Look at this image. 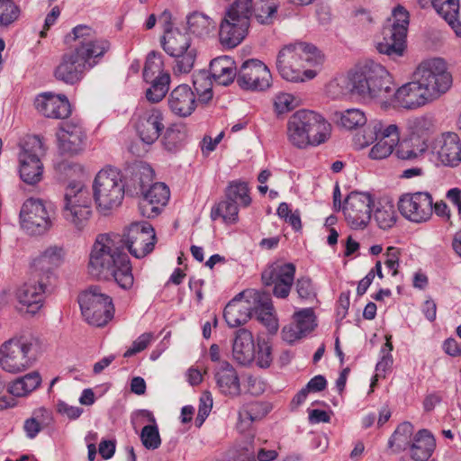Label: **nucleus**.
<instances>
[{"label": "nucleus", "mask_w": 461, "mask_h": 461, "mask_svg": "<svg viewBox=\"0 0 461 461\" xmlns=\"http://www.w3.org/2000/svg\"><path fill=\"white\" fill-rule=\"evenodd\" d=\"M406 47V34L394 27L384 24L382 30V39L377 41L376 49L389 57H402Z\"/></svg>", "instance_id": "obj_29"}, {"label": "nucleus", "mask_w": 461, "mask_h": 461, "mask_svg": "<svg viewBox=\"0 0 461 461\" xmlns=\"http://www.w3.org/2000/svg\"><path fill=\"white\" fill-rule=\"evenodd\" d=\"M410 138L424 140L428 144L429 137L434 131L433 120L429 116L415 117L409 121Z\"/></svg>", "instance_id": "obj_39"}, {"label": "nucleus", "mask_w": 461, "mask_h": 461, "mask_svg": "<svg viewBox=\"0 0 461 461\" xmlns=\"http://www.w3.org/2000/svg\"><path fill=\"white\" fill-rule=\"evenodd\" d=\"M93 197L98 210L104 213L118 207L124 197V183L114 167L101 169L93 183Z\"/></svg>", "instance_id": "obj_7"}, {"label": "nucleus", "mask_w": 461, "mask_h": 461, "mask_svg": "<svg viewBox=\"0 0 461 461\" xmlns=\"http://www.w3.org/2000/svg\"><path fill=\"white\" fill-rule=\"evenodd\" d=\"M432 153L438 163L444 167H456L461 163V140L455 132H445L433 144Z\"/></svg>", "instance_id": "obj_20"}, {"label": "nucleus", "mask_w": 461, "mask_h": 461, "mask_svg": "<svg viewBox=\"0 0 461 461\" xmlns=\"http://www.w3.org/2000/svg\"><path fill=\"white\" fill-rule=\"evenodd\" d=\"M374 198L368 193L351 192L344 200L342 211L347 223L354 230H364L369 223Z\"/></svg>", "instance_id": "obj_15"}, {"label": "nucleus", "mask_w": 461, "mask_h": 461, "mask_svg": "<svg viewBox=\"0 0 461 461\" xmlns=\"http://www.w3.org/2000/svg\"><path fill=\"white\" fill-rule=\"evenodd\" d=\"M34 105L40 113L48 118L65 119L71 113V105L65 95L41 93L36 96Z\"/></svg>", "instance_id": "obj_22"}, {"label": "nucleus", "mask_w": 461, "mask_h": 461, "mask_svg": "<svg viewBox=\"0 0 461 461\" xmlns=\"http://www.w3.org/2000/svg\"><path fill=\"white\" fill-rule=\"evenodd\" d=\"M210 73L213 79L222 86L232 83L238 75L234 60L228 56L212 59L210 63Z\"/></svg>", "instance_id": "obj_33"}, {"label": "nucleus", "mask_w": 461, "mask_h": 461, "mask_svg": "<svg viewBox=\"0 0 461 461\" xmlns=\"http://www.w3.org/2000/svg\"><path fill=\"white\" fill-rule=\"evenodd\" d=\"M72 33L77 45L61 56L53 73L57 80L69 86L80 82L85 71L97 65L111 46L107 40L98 38L95 31L86 25L76 26Z\"/></svg>", "instance_id": "obj_3"}, {"label": "nucleus", "mask_w": 461, "mask_h": 461, "mask_svg": "<svg viewBox=\"0 0 461 461\" xmlns=\"http://www.w3.org/2000/svg\"><path fill=\"white\" fill-rule=\"evenodd\" d=\"M275 110L278 114L285 113L297 106L294 96L288 93H279L274 101Z\"/></svg>", "instance_id": "obj_56"}, {"label": "nucleus", "mask_w": 461, "mask_h": 461, "mask_svg": "<svg viewBox=\"0 0 461 461\" xmlns=\"http://www.w3.org/2000/svg\"><path fill=\"white\" fill-rule=\"evenodd\" d=\"M363 142L360 146L366 147L375 142V140H382L399 143L400 130L397 124L381 120H373L369 122L363 134Z\"/></svg>", "instance_id": "obj_26"}, {"label": "nucleus", "mask_w": 461, "mask_h": 461, "mask_svg": "<svg viewBox=\"0 0 461 461\" xmlns=\"http://www.w3.org/2000/svg\"><path fill=\"white\" fill-rule=\"evenodd\" d=\"M194 88L198 95V101L207 104L212 98V82L209 75L205 72H200L194 76Z\"/></svg>", "instance_id": "obj_45"}, {"label": "nucleus", "mask_w": 461, "mask_h": 461, "mask_svg": "<svg viewBox=\"0 0 461 461\" xmlns=\"http://www.w3.org/2000/svg\"><path fill=\"white\" fill-rule=\"evenodd\" d=\"M330 132V123L322 115L310 110L295 112L286 124L288 142L300 149L326 142Z\"/></svg>", "instance_id": "obj_4"}, {"label": "nucleus", "mask_w": 461, "mask_h": 461, "mask_svg": "<svg viewBox=\"0 0 461 461\" xmlns=\"http://www.w3.org/2000/svg\"><path fill=\"white\" fill-rule=\"evenodd\" d=\"M188 30L198 37H207L215 31L217 23L209 16L194 12L187 17Z\"/></svg>", "instance_id": "obj_36"}, {"label": "nucleus", "mask_w": 461, "mask_h": 461, "mask_svg": "<svg viewBox=\"0 0 461 461\" xmlns=\"http://www.w3.org/2000/svg\"><path fill=\"white\" fill-rule=\"evenodd\" d=\"M381 359L375 366L376 376H385L387 370H389L393 366V356L389 352H385L384 348L381 349Z\"/></svg>", "instance_id": "obj_63"}, {"label": "nucleus", "mask_w": 461, "mask_h": 461, "mask_svg": "<svg viewBox=\"0 0 461 461\" xmlns=\"http://www.w3.org/2000/svg\"><path fill=\"white\" fill-rule=\"evenodd\" d=\"M258 355L255 356L257 365L261 368H267L270 366L272 357V348L268 342L262 340L258 342Z\"/></svg>", "instance_id": "obj_57"}, {"label": "nucleus", "mask_w": 461, "mask_h": 461, "mask_svg": "<svg viewBox=\"0 0 461 461\" xmlns=\"http://www.w3.org/2000/svg\"><path fill=\"white\" fill-rule=\"evenodd\" d=\"M328 93L332 98L357 95L365 101L387 107L393 97V83L384 67L369 60L356 67L348 76L332 80L328 85Z\"/></svg>", "instance_id": "obj_2"}, {"label": "nucleus", "mask_w": 461, "mask_h": 461, "mask_svg": "<svg viewBox=\"0 0 461 461\" xmlns=\"http://www.w3.org/2000/svg\"><path fill=\"white\" fill-rule=\"evenodd\" d=\"M136 176L139 177L140 190L142 194L153 180V169L149 165H140L136 172Z\"/></svg>", "instance_id": "obj_61"}, {"label": "nucleus", "mask_w": 461, "mask_h": 461, "mask_svg": "<svg viewBox=\"0 0 461 461\" xmlns=\"http://www.w3.org/2000/svg\"><path fill=\"white\" fill-rule=\"evenodd\" d=\"M239 205L233 203L232 200L226 198L216 203L211 210V219L216 221L218 218H222L226 223H235L238 221Z\"/></svg>", "instance_id": "obj_42"}, {"label": "nucleus", "mask_w": 461, "mask_h": 461, "mask_svg": "<svg viewBox=\"0 0 461 461\" xmlns=\"http://www.w3.org/2000/svg\"><path fill=\"white\" fill-rule=\"evenodd\" d=\"M398 144L389 140H375V145L370 149L369 157L372 159H384L393 153Z\"/></svg>", "instance_id": "obj_55"}, {"label": "nucleus", "mask_w": 461, "mask_h": 461, "mask_svg": "<svg viewBox=\"0 0 461 461\" xmlns=\"http://www.w3.org/2000/svg\"><path fill=\"white\" fill-rule=\"evenodd\" d=\"M53 205L39 198L27 199L21 209L22 228L30 235L39 236L48 232L53 225Z\"/></svg>", "instance_id": "obj_12"}, {"label": "nucleus", "mask_w": 461, "mask_h": 461, "mask_svg": "<svg viewBox=\"0 0 461 461\" xmlns=\"http://www.w3.org/2000/svg\"><path fill=\"white\" fill-rule=\"evenodd\" d=\"M296 291L302 299H312L316 296L312 282L309 277H301L295 283Z\"/></svg>", "instance_id": "obj_60"}, {"label": "nucleus", "mask_w": 461, "mask_h": 461, "mask_svg": "<svg viewBox=\"0 0 461 461\" xmlns=\"http://www.w3.org/2000/svg\"><path fill=\"white\" fill-rule=\"evenodd\" d=\"M374 218L380 229L388 230L392 228L396 221V213L393 205L386 203L377 207L375 210Z\"/></svg>", "instance_id": "obj_48"}, {"label": "nucleus", "mask_w": 461, "mask_h": 461, "mask_svg": "<svg viewBox=\"0 0 461 461\" xmlns=\"http://www.w3.org/2000/svg\"><path fill=\"white\" fill-rule=\"evenodd\" d=\"M295 266L293 263H273L261 275L266 286L274 285L273 294L281 299L286 298L294 281Z\"/></svg>", "instance_id": "obj_18"}, {"label": "nucleus", "mask_w": 461, "mask_h": 461, "mask_svg": "<svg viewBox=\"0 0 461 461\" xmlns=\"http://www.w3.org/2000/svg\"><path fill=\"white\" fill-rule=\"evenodd\" d=\"M294 321L305 336L316 326L314 312L312 308L303 309L294 314Z\"/></svg>", "instance_id": "obj_52"}, {"label": "nucleus", "mask_w": 461, "mask_h": 461, "mask_svg": "<svg viewBox=\"0 0 461 461\" xmlns=\"http://www.w3.org/2000/svg\"><path fill=\"white\" fill-rule=\"evenodd\" d=\"M149 84V87L146 90V98L149 102L156 104L160 102L167 95L170 86V75L164 74L153 79H144Z\"/></svg>", "instance_id": "obj_40"}, {"label": "nucleus", "mask_w": 461, "mask_h": 461, "mask_svg": "<svg viewBox=\"0 0 461 461\" xmlns=\"http://www.w3.org/2000/svg\"><path fill=\"white\" fill-rule=\"evenodd\" d=\"M212 407V399L209 393L203 394L200 399L198 415L196 418V422L199 421V425H202L204 420L209 415L211 409Z\"/></svg>", "instance_id": "obj_62"}, {"label": "nucleus", "mask_w": 461, "mask_h": 461, "mask_svg": "<svg viewBox=\"0 0 461 461\" xmlns=\"http://www.w3.org/2000/svg\"><path fill=\"white\" fill-rule=\"evenodd\" d=\"M252 14L253 4L230 5L226 9L219 25V38L221 45L235 48L240 44L248 35Z\"/></svg>", "instance_id": "obj_9"}, {"label": "nucleus", "mask_w": 461, "mask_h": 461, "mask_svg": "<svg viewBox=\"0 0 461 461\" xmlns=\"http://www.w3.org/2000/svg\"><path fill=\"white\" fill-rule=\"evenodd\" d=\"M196 102L194 92L185 84L175 87L167 98L170 111L183 118L190 116L194 112Z\"/></svg>", "instance_id": "obj_23"}, {"label": "nucleus", "mask_w": 461, "mask_h": 461, "mask_svg": "<svg viewBox=\"0 0 461 461\" xmlns=\"http://www.w3.org/2000/svg\"><path fill=\"white\" fill-rule=\"evenodd\" d=\"M64 249L59 246L47 248L34 261V265L41 269L57 267L64 258Z\"/></svg>", "instance_id": "obj_43"}, {"label": "nucleus", "mask_w": 461, "mask_h": 461, "mask_svg": "<svg viewBox=\"0 0 461 461\" xmlns=\"http://www.w3.org/2000/svg\"><path fill=\"white\" fill-rule=\"evenodd\" d=\"M214 378L222 394L230 397H236L240 394L241 389L238 373L229 362H220Z\"/></svg>", "instance_id": "obj_30"}, {"label": "nucleus", "mask_w": 461, "mask_h": 461, "mask_svg": "<svg viewBox=\"0 0 461 461\" xmlns=\"http://www.w3.org/2000/svg\"><path fill=\"white\" fill-rule=\"evenodd\" d=\"M44 155L45 148L40 137L31 136L23 142L18 159L20 177L24 183L33 185L42 179Z\"/></svg>", "instance_id": "obj_14"}, {"label": "nucleus", "mask_w": 461, "mask_h": 461, "mask_svg": "<svg viewBox=\"0 0 461 461\" xmlns=\"http://www.w3.org/2000/svg\"><path fill=\"white\" fill-rule=\"evenodd\" d=\"M428 144L424 140H419L409 137L399 144L396 156L402 160H414L421 157L428 150Z\"/></svg>", "instance_id": "obj_38"}, {"label": "nucleus", "mask_w": 461, "mask_h": 461, "mask_svg": "<svg viewBox=\"0 0 461 461\" xmlns=\"http://www.w3.org/2000/svg\"><path fill=\"white\" fill-rule=\"evenodd\" d=\"M433 200L427 192H416L402 194L398 202L401 214L410 221L421 223L432 215Z\"/></svg>", "instance_id": "obj_17"}, {"label": "nucleus", "mask_w": 461, "mask_h": 461, "mask_svg": "<svg viewBox=\"0 0 461 461\" xmlns=\"http://www.w3.org/2000/svg\"><path fill=\"white\" fill-rule=\"evenodd\" d=\"M163 129V113L155 108L144 113L136 125L140 140L146 144L154 143Z\"/></svg>", "instance_id": "obj_25"}, {"label": "nucleus", "mask_w": 461, "mask_h": 461, "mask_svg": "<svg viewBox=\"0 0 461 461\" xmlns=\"http://www.w3.org/2000/svg\"><path fill=\"white\" fill-rule=\"evenodd\" d=\"M303 336L304 335L294 323V321L285 325L282 330V338L288 343H293Z\"/></svg>", "instance_id": "obj_64"}, {"label": "nucleus", "mask_w": 461, "mask_h": 461, "mask_svg": "<svg viewBox=\"0 0 461 461\" xmlns=\"http://www.w3.org/2000/svg\"><path fill=\"white\" fill-rule=\"evenodd\" d=\"M335 116L338 119L339 124L347 130L357 129L364 126L367 122L365 113L358 108L337 112Z\"/></svg>", "instance_id": "obj_41"}, {"label": "nucleus", "mask_w": 461, "mask_h": 461, "mask_svg": "<svg viewBox=\"0 0 461 461\" xmlns=\"http://www.w3.org/2000/svg\"><path fill=\"white\" fill-rule=\"evenodd\" d=\"M272 76L269 68L261 60H245L237 75V84L244 90L263 91L270 86Z\"/></svg>", "instance_id": "obj_16"}, {"label": "nucleus", "mask_w": 461, "mask_h": 461, "mask_svg": "<svg viewBox=\"0 0 461 461\" xmlns=\"http://www.w3.org/2000/svg\"><path fill=\"white\" fill-rule=\"evenodd\" d=\"M141 194L139 209L141 215L147 218L158 216L170 197L169 188L161 182L152 184Z\"/></svg>", "instance_id": "obj_21"}, {"label": "nucleus", "mask_w": 461, "mask_h": 461, "mask_svg": "<svg viewBox=\"0 0 461 461\" xmlns=\"http://www.w3.org/2000/svg\"><path fill=\"white\" fill-rule=\"evenodd\" d=\"M155 243L156 233L148 221L131 223L122 236L99 234L89 256V273L99 278H113L122 289L129 290L134 277L125 249L136 258H142L153 250Z\"/></svg>", "instance_id": "obj_1"}, {"label": "nucleus", "mask_w": 461, "mask_h": 461, "mask_svg": "<svg viewBox=\"0 0 461 461\" xmlns=\"http://www.w3.org/2000/svg\"><path fill=\"white\" fill-rule=\"evenodd\" d=\"M186 131L184 126L174 125L166 130L162 138L163 148L169 153H176L185 145Z\"/></svg>", "instance_id": "obj_37"}, {"label": "nucleus", "mask_w": 461, "mask_h": 461, "mask_svg": "<svg viewBox=\"0 0 461 461\" xmlns=\"http://www.w3.org/2000/svg\"><path fill=\"white\" fill-rule=\"evenodd\" d=\"M414 78L420 79L435 100L447 93L453 84L447 63L440 58L422 61L414 72Z\"/></svg>", "instance_id": "obj_13"}, {"label": "nucleus", "mask_w": 461, "mask_h": 461, "mask_svg": "<svg viewBox=\"0 0 461 461\" xmlns=\"http://www.w3.org/2000/svg\"><path fill=\"white\" fill-rule=\"evenodd\" d=\"M411 434L412 425L410 422H403L400 424L389 438V447H395L397 449L405 448V446L409 443V438Z\"/></svg>", "instance_id": "obj_49"}, {"label": "nucleus", "mask_w": 461, "mask_h": 461, "mask_svg": "<svg viewBox=\"0 0 461 461\" xmlns=\"http://www.w3.org/2000/svg\"><path fill=\"white\" fill-rule=\"evenodd\" d=\"M140 440L147 449H157L161 444V438L157 424L144 426L140 432Z\"/></svg>", "instance_id": "obj_54"}, {"label": "nucleus", "mask_w": 461, "mask_h": 461, "mask_svg": "<svg viewBox=\"0 0 461 461\" xmlns=\"http://www.w3.org/2000/svg\"><path fill=\"white\" fill-rule=\"evenodd\" d=\"M171 14L164 11L159 16V22L164 23V35L161 40L163 50L175 59L173 69L175 73H189L194 68L196 59V50L191 47L188 34L176 28H172Z\"/></svg>", "instance_id": "obj_6"}, {"label": "nucleus", "mask_w": 461, "mask_h": 461, "mask_svg": "<svg viewBox=\"0 0 461 461\" xmlns=\"http://www.w3.org/2000/svg\"><path fill=\"white\" fill-rule=\"evenodd\" d=\"M317 50L313 45L305 42H295L285 45L277 53L276 67L280 76L291 82H303L312 79L317 72L304 68L303 62H312Z\"/></svg>", "instance_id": "obj_5"}, {"label": "nucleus", "mask_w": 461, "mask_h": 461, "mask_svg": "<svg viewBox=\"0 0 461 461\" xmlns=\"http://www.w3.org/2000/svg\"><path fill=\"white\" fill-rule=\"evenodd\" d=\"M384 256V265L392 271V276H396L398 274V268L400 266V249L392 246L388 247Z\"/></svg>", "instance_id": "obj_59"}, {"label": "nucleus", "mask_w": 461, "mask_h": 461, "mask_svg": "<svg viewBox=\"0 0 461 461\" xmlns=\"http://www.w3.org/2000/svg\"><path fill=\"white\" fill-rule=\"evenodd\" d=\"M436 447V439L428 429L419 430L411 446V458L415 461H427Z\"/></svg>", "instance_id": "obj_34"}, {"label": "nucleus", "mask_w": 461, "mask_h": 461, "mask_svg": "<svg viewBox=\"0 0 461 461\" xmlns=\"http://www.w3.org/2000/svg\"><path fill=\"white\" fill-rule=\"evenodd\" d=\"M268 411L267 406L261 402L244 404L239 411V419L243 421H255L262 419Z\"/></svg>", "instance_id": "obj_47"}, {"label": "nucleus", "mask_w": 461, "mask_h": 461, "mask_svg": "<svg viewBox=\"0 0 461 461\" xmlns=\"http://www.w3.org/2000/svg\"><path fill=\"white\" fill-rule=\"evenodd\" d=\"M36 360L33 344L23 337H14L0 346V368L6 373L19 374L31 368Z\"/></svg>", "instance_id": "obj_11"}, {"label": "nucleus", "mask_w": 461, "mask_h": 461, "mask_svg": "<svg viewBox=\"0 0 461 461\" xmlns=\"http://www.w3.org/2000/svg\"><path fill=\"white\" fill-rule=\"evenodd\" d=\"M242 296L243 293L239 294L224 308L223 317L230 328L245 324L252 316V307L249 301H242L240 299Z\"/></svg>", "instance_id": "obj_32"}, {"label": "nucleus", "mask_w": 461, "mask_h": 461, "mask_svg": "<svg viewBox=\"0 0 461 461\" xmlns=\"http://www.w3.org/2000/svg\"><path fill=\"white\" fill-rule=\"evenodd\" d=\"M44 293L45 285L42 282L25 283L16 292V298L21 305L19 310L36 313L42 307Z\"/></svg>", "instance_id": "obj_27"}, {"label": "nucleus", "mask_w": 461, "mask_h": 461, "mask_svg": "<svg viewBox=\"0 0 461 461\" xmlns=\"http://www.w3.org/2000/svg\"><path fill=\"white\" fill-rule=\"evenodd\" d=\"M254 306L251 308L252 314L264 324L270 332L275 333L278 330L277 320L274 315V307L270 295L258 291L250 292Z\"/></svg>", "instance_id": "obj_28"}, {"label": "nucleus", "mask_w": 461, "mask_h": 461, "mask_svg": "<svg viewBox=\"0 0 461 461\" xmlns=\"http://www.w3.org/2000/svg\"><path fill=\"white\" fill-rule=\"evenodd\" d=\"M78 303L85 321L92 326L103 327L113 317V300L98 286H91L81 293Z\"/></svg>", "instance_id": "obj_10"}, {"label": "nucleus", "mask_w": 461, "mask_h": 461, "mask_svg": "<svg viewBox=\"0 0 461 461\" xmlns=\"http://www.w3.org/2000/svg\"><path fill=\"white\" fill-rule=\"evenodd\" d=\"M169 74L164 69L163 57L160 53L151 51L148 54L143 68V79H153L160 75Z\"/></svg>", "instance_id": "obj_46"}, {"label": "nucleus", "mask_w": 461, "mask_h": 461, "mask_svg": "<svg viewBox=\"0 0 461 461\" xmlns=\"http://www.w3.org/2000/svg\"><path fill=\"white\" fill-rule=\"evenodd\" d=\"M435 99L419 78L408 82L397 90L393 89L391 102L407 110H415L433 102Z\"/></svg>", "instance_id": "obj_19"}, {"label": "nucleus", "mask_w": 461, "mask_h": 461, "mask_svg": "<svg viewBox=\"0 0 461 461\" xmlns=\"http://www.w3.org/2000/svg\"><path fill=\"white\" fill-rule=\"evenodd\" d=\"M225 197L232 200L239 206L247 207L251 203L247 183L242 181H232L225 191Z\"/></svg>", "instance_id": "obj_44"}, {"label": "nucleus", "mask_w": 461, "mask_h": 461, "mask_svg": "<svg viewBox=\"0 0 461 461\" xmlns=\"http://www.w3.org/2000/svg\"><path fill=\"white\" fill-rule=\"evenodd\" d=\"M92 215L88 190L81 182H70L64 193L62 218L78 230H84Z\"/></svg>", "instance_id": "obj_8"}, {"label": "nucleus", "mask_w": 461, "mask_h": 461, "mask_svg": "<svg viewBox=\"0 0 461 461\" xmlns=\"http://www.w3.org/2000/svg\"><path fill=\"white\" fill-rule=\"evenodd\" d=\"M232 357L240 365H249L255 359V343L252 333L247 329L235 332L232 343Z\"/></svg>", "instance_id": "obj_31"}, {"label": "nucleus", "mask_w": 461, "mask_h": 461, "mask_svg": "<svg viewBox=\"0 0 461 461\" xmlns=\"http://www.w3.org/2000/svg\"><path fill=\"white\" fill-rule=\"evenodd\" d=\"M153 339V333L146 332L139 336L133 342L130 348H128L123 354L124 357H130L139 352L144 350L151 342Z\"/></svg>", "instance_id": "obj_58"}, {"label": "nucleus", "mask_w": 461, "mask_h": 461, "mask_svg": "<svg viewBox=\"0 0 461 461\" xmlns=\"http://www.w3.org/2000/svg\"><path fill=\"white\" fill-rule=\"evenodd\" d=\"M41 377L38 372H31L10 384L8 391L16 397H23L40 386Z\"/></svg>", "instance_id": "obj_35"}, {"label": "nucleus", "mask_w": 461, "mask_h": 461, "mask_svg": "<svg viewBox=\"0 0 461 461\" xmlns=\"http://www.w3.org/2000/svg\"><path fill=\"white\" fill-rule=\"evenodd\" d=\"M431 5L445 21L458 17L459 0H431Z\"/></svg>", "instance_id": "obj_51"}, {"label": "nucleus", "mask_w": 461, "mask_h": 461, "mask_svg": "<svg viewBox=\"0 0 461 461\" xmlns=\"http://www.w3.org/2000/svg\"><path fill=\"white\" fill-rule=\"evenodd\" d=\"M384 24L394 27L399 32L407 35L409 25L408 11L402 5L396 6L392 12V17Z\"/></svg>", "instance_id": "obj_53"}, {"label": "nucleus", "mask_w": 461, "mask_h": 461, "mask_svg": "<svg viewBox=\"0 0 461 461\" xmlns=\"http://www.w3.org/2000/svg\"><path fill=\"white\" fill-rule=\"evenodd\" d=\"M20 7L12 0H0V26H8L20 16Z\"/></svg>", "instance_id": "obj_50"}, {"label": "nucleus", "mask_w": 461, "mask_h": 461, "mask_svg": "<svg viewBox=\"0 0 461 461\" xmlns=\"http://www.w3.org/2000/svg\"><path fill=\"white\" fill-rule=\"evenodd\" d=\"M59 149L68 154H77L84 149L86 133L80 124L66 122L58 132Z\"/></svg>", "instance_id": "obj_24"}]
</instances>
